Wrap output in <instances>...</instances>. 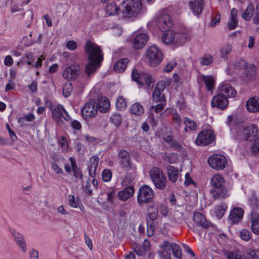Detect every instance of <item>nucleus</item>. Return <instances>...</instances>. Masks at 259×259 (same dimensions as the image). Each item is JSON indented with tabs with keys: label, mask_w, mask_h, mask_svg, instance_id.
<instances>
[{
	"label": "nucleus",
	"mask_w": 259,
	"mask_h": 259,
	"mask_svg": "<svg viewBox=\"0 0 259 259\" xmlns=\"http://www.w3.org/2000/svg\"><path fill=\"white\" fill-rule=\"evenodd\" d=\"M84 49L88 60L90 61L86 65L85 73L90 77L100 66V63L103 59V56L100 47L90 40L86 41Z\"/></svg>",
	"instance_id": "obj_1"
},
{
	"label": "nucleus",
	"mask_w": 259,
	"mask_h": 259,
	"mask_svg": "<svg viewBox=\"0 0 259 259\" xmlns=\"http://www.w3.org/2000/svg\"><path fill=\"white\" fill-rule=\"evenodd\" d=\"M146 57L148 59L149 65L155 67L161 63L163 59V54L160 49L154 45L146 49Z\"/></svg>",
	"instance_id": "obj_2"
},
{
	"label": "nucleus",
	"mask_w": 259,
	"mask_h": 259,
	"mask_svg": "<svg viewBox=\"0 0 259 259\" xmlns=\"http://www.w3.org/2000/svg\"><path fill=\"white\" fill-rule=\"evenodd\" d=\"M149 176L154 186L162 190L166 187L167 180L163 171L157 167H153L149 171Z\"/></svg>",
	"instance_id": "obj_3"
},
{
	"label": "nucleus",
	"mask_w": 259,
	"mask_h": 259,
	"mask_svg": "<svg viewBox=\"0 0 259 259\" xmlns=\"http://www.w3.org/2000/svg\"><path fill=\"white\" fill-rule=\"evenodd\" d=\"M156 24L162 31L169 30L172 26V22L170 16L165 13L160 12L156 17Z\"/></svg>",
	"instance_id": "obj_4"
},
{
	"label": "nucleus",
	"mask_w": 259,
	"mask_h": 259,
	"mask_svg": "<svg viewBox=\"0 0 259 259\" xmlns=\"http://www.w3.org/2000/svg\"><path fill=\"white\" fill-rule=\"evenodd\" d=\"M209 165L213 169L221 170L225 168L227 165L226 158L220 154H213L210 156L207 160Z\"/></svg>",
	"instance_id": "obj_5"
},
{
	"label": "nucleus",
	"mask_w": 259,
	"mask_h": 259,
	"mask_svg": "<svg viewBox=\"0 0 259 259\" xmlns=\"http://www.w3.org/2000/svg\"><path fill=\"white\" fill-rule=\"evenodd\" d=\"M80 66L78 63L74 62L70 65L66 67L62 73L63 77L70 81L75 79L79 74Z\"/></svg>",
	"instance_id": "obj_6"
},
{
	"label": "nucleus",
	"mask_w": 259,
	"mask_h": 259,
	"mask_svg": "<svg viewBox=\"0 0 259 259\" xmlns=\"http://www.w3.org/2000/svg\"><path fill=\"white\" fill-rule=\"evenodd\" d=\"M154 196L152 189L148 185H144L141 187L138 195V201L140 204L149 202Z\"/></svg>",
	"instance_id": "obj_7"
},
{
	"label": "nucleus",
	"mask_w": 259,
	"mask_h": 259,
	"mask_svg": "<svg viewBox=\"0 0 259 259\" xmlns=\"http://www.w3.org/2000/svg\"><path fill=\"white\" fill-rule=\"evenodd\" d=\"M214 140L213 133L211 130H204L200 132L195 140L196 144L205 146L210 144Z\"/></svg>",
	"instance_id": "obj_8"
},
{
	"label": "nucleus",
	"mask_w": 259,
	"mask_h": 259,
	"mask_svg": "<svg viewBox=\"0 0 259 259\" xmlns=\"http://www.w3.org/2000/svg\"><path fill=\"white\" fill-rule=\"evenodd\" d=\"M51 111L53 118L57 121L60 120L62 117L66 120L70 119L68 113L61 105L52 106Z\"/></svg>",
	"instance_id": "obj_9"
},
{
	"label": "nucleus",
	"mask_w": 259,
	"mask_h": 259,
	"mask_svg": "<svg viewBox=\"0 0 259 259\" xmlns=\"http://www.w3.org/2000/svg\"><path fill=\"white\" fill-rule=\"evenodd\" d=\"M82 116L85 118L94 116L97 113L95 102L91 100L87 102L81 110Z\"/></svg>",
	"instance_id": "obj_10"
},
{
	"label": "nucleus",
	"mask_w": 259,
	"mask_h": 259,
	"mask_svg": "<svg viewBox=\"0 0 259 259\" xmlns=\"http://www.w3.org/2000/svg\"><path fill=\"white\" fill-rule=\"evenodd\" d=\"M211 104L213 107L225 109L227 107L229 104V101L226 96L219 93L218 95L213 97L211 100Z\"/></svg>",
	"instance_id": "obj_11"
},
{
	"label": "nucleus",
	"mask_w": 259,
	"mask_h": 259,
	"mask_svg": "<svg viewBox=\"0 0 259 259\" xmlns=\"http://www.w3.org/2000/svg\"><path fill=\"white\" fill-rule=\"evenodd\" d=\"M149 37L146 33H140L137 35L132 41V46L135 50H140L146 45Z\"/></svg>",
	"instance_id": "obj_12"
},
{
	"label": "nucleus",
	"mask_w": 259,
	"mask_h": 259,
	"mask_svg": "<svg viewBox=\"0 0 259 259\" xmlns=\"http://www.w3.org/2000/svg\"><path fill=\"white\" fill-rule=\"evenodd\" d=\"M158 253L161 259H171L170 242L168 241H164L160 244Z\"/></svg>",
	"instance_id": "obj_13"
},
{
	"label": "nucleus",
	"mask_w": 259,
	"mask_h": 259,
	"mask_svg": "<svg viewBox=\"0 0 259 259\" xmlns=\"http://www.w3.org/2000/svg\"><path fill=\"white\" fill-rule=\"evenodd\" d=\"M210 193L215 199H223L228 196V190L225 186L211 188Z\"/></svg>",
	"instance_id": "obj_14"
},
{
	"label": "nucleus",
	"mask_w": 259,
	"mask_h": 259,
	"mask_svg": "<svg viewBox=\"0 0 259 259\" xmlns=\"http://www.w3.org/2000/svg\"><path fill=\"white\" fill-rule=\"evenodd\" d=\"M250 223L252 231L255 234H259V211L253 210L250 213Z\"/></svg>",
	"instance_id": "obj_15"
},
{
	"label": "nucleus",
	"mask_w": 259,
	"mask_h": 259,
	"mask_svg": "<svg viewBox=\"0 0 259 259\" xmlns=\"http://www.w3.org/2000/svg\"><path fill=\"white\" fill-rule=\"evenodd\" d=\"M246 108L251 113L259 111V97L257 96L250 98L246 102Z\"/></svg>",
	"instance_id": "obj_16"
},
{
	"label": "nucleus",
	"mask_w": 259,
	"mask_h": 259,
	"mask_svg": "<svg viewBox=\"0 0 259 259\" xmlns=\"http://www.w3.org/2000/svg\"><path fill=\"white\" fill-rule=\"evenodd\" d=\"M143 12L141 0H131V17H135Z\"/></svg>",
	"instance_id": "obj_17"
},
{
	"label": "nucleus",
	"mask_w": 259,
	"mask_h": 259,
	"mask_svg": "<svg viewBox=\"0 0 259 259\" xmlns=\"http://www.w3.org/2000/svg\"><path fill=\"white\" fill-rule=\"evenodd\" d=\"M190 9L194 15H199L201 14L205 6L204 0H194L190 2Z\"/></svg>",
	"instance_id": "obj_18"
},
{
	"label": "nucleus",
	"mask_w": 259,
	"mask_h": 259,
	"mask_svg": "<svg viewBox=\"0 0 259 259\" xmlns=\"http://www.w3.org/2000/svg\"><path fill=\"white\" fill-rule=\"evenodd\" d=\"M193 221L197 225L203 228H208L210 225V223L206 220L205 216L198 212L194 213Z\"/></svg>",
	"instance_id": "obj_19"
},
{
	"label": "nucleus",
	"mask_w": 259,
	"mask_h": 259,
	"mask_svg": "<svg viewBox=\"0 0 259 259\" xmlns=\"http://www.w3.org/2000/svg\"><path fill=\"white\" fill-rule=\"evenodd\" d=\"M110 107L109 100L105 97H102L98 99L96 105L97 111L102 113H105L108 111Z\"/></svg>",
	"instance_id": "obj_20"
},
{
	"label": "nucleus",
	"mask_w": 259,
	"mask_h": 259,
	"mask_svg": "<svg viewBox=\"0 0 259 259\" xmlns=\"http://www.w3.org/2000/svg\"><path fill=\"white\" fill-rule=\"evenodd\" d=\"M219 93L226 96L227 98L228 97H234L236 95V91L229 84L222 85L219 89Z\"/></svg>",
	"instance_id": "obj_21"
},
{
	"label": "nucleus",
	"mask_w": 259,
	"mask_h": 259,
	"mask_svg": "<svg viewBox=\"0 0 259 259\" xmlns=\"http://www.w3.org/2000/svg\"><path fill=\"white\" fill-rule=\"evenodd\" d=\"M99 161V157L95 155L93 156L90 159V165L89 166V172L90 176L93 178H95L96 176Z\"/></svg>",
	"instance_id": "obj_22"
},
{
	"label": "nucleus",
	"mask_w": 259,
	"mask_h": 259,
	"mask_svg": "<svg viewBox=\"0 0 259 259\" xmlns=\"http://www.w3.org/2000/svg\"><path fill=\"white\" fill-rule=\"evenodd\" d=\"M243 213V209L239 207L235 208L231 211L230 219L233 223H237L242 219Z\"/></svg>",
	"instance_id": "obj_23"
},
{
	"label": "nucleus",
	"mask_w": 259,
	"mask_h": 259,
	"mask_svg": "<svg viewBox=\"0 0 259 259\" xmlns=\"http://www.w3.org/2000/svg\"><path fill=\"white\" fill-rule=\"evenodd\" d=\"M119 163L123 167L127 168L130 165V153L125 150H121L119 153Z\"/></svg>",
	"instance_id": "obj_24"
},
{
	"label": "nucleus",
	"mask_w": 259,
	"mask_h": 259,
	"mask_svg": "<svg viewBox=\"0 0 259 259\" xmlns=\"http://www.w3.org/2000/svg\"><path fill=\"white\" fill-rule=\"evenodd\" d=\"M167 170L169 180L171 183H175L180 176L179 170L174 166L169 165L167 167Z\"/></svg>",
	"instance_id": "obj_25"
},
{
	"label": "nucleus",
	"mask_w": 259,
	"mask_h": 259,
	"mask_svg": "<svg viewBox=\"0 0 259 259\" xmlns=\"http://www.w3.org/2000/svg\"><path fill=\"white\" fill-rule=\"evenodd\" d=\"M69 161L70 164H71V167L73 175L76 179H79L82 181V174L81 173L80 168H79L75 161V159L74 157H71L69 158Z\"/></svg>",
	"instance_id": "obj_26"
},
{
	"label": "nucleus",
	"mask_w": 259,
	"mask_h": 259,
	"mask_svg": "<svg viewBox=\"0 0 259 259\" xmlns=\"http://www.w3.org/2000/svg\"><path fill=\"white\" fill-rule=\"evenodd\" d=\"M210 184L212 188L225 186L224 178L220 174L215 175L211 178Z\"/></svg>",
	"instance_id": "obj_27"
},
{
	"label": "nucleus",
	"mask_w": 259,
	"mask_h": 259,
	"mask_svg": "<svg viewBox=\"0 0 259 259\" xmlns=\"http://www.w3.org/2000/svg\"><path fill=\"white\" fill-rule=\"evenodd\" d=\"M120 9L116 4L111 3L107 4L105 7V11L109 16H114L118 14Z\"/></svg>",
	"instance_id": "obj_28"
},
{
	"label": "nucleus",
	"mask_w": 259,
	"mask_h": 259,
	"mask_svg": "<svg viewBox=\"0 0 259 259\" xmlns=\"http://www.w3.org/2000/svg\"><path fill=\"white\" fill-rule=\"evenodd\" d=\"M13 235L16 243L20 246L22 251L23 252H25L26 251V246L23 236L18 232H15Z\"/></svg>",
	"instance_id": "obj_29"
},
{
	"label": "nucleus",
	"mask_w": 259,
	"mask_h": 259,
	"mask_svg": "<svg viewBox=\"0 0 259 259\" xmlns=\"http://www.w3.org/2000/svg\"><path fill=\"white\" fill-rule=\"evenodd\" d=\"M164 141L169 145L171 148L177 151H181L182 149V146L175 140L172 136H167L164 138Z\"/></svg>",
	"instance_id": "obj_30"
},
{
	"label": "nucleus",
	"mask_w": 259,
	"mask_h": 259,
	"mask_svg": "<svg viewBox=\"0 0 259 259\" xmlns=\"http://www.w3.org/2000/svg\"><path fill=\"white\" fill-rule=\"evenodd\" d=\"M254 11V6L250 3L242 14V18L245 21H249L252 18Z\"/></svg>",
	"instance_id": "obj_31"
},
{
	"label": "nucleus",
	"mask_w": 259,
	"mask_h": 259,
	"mask_svg": "<svg viewBox=\"0 0 259 259\" xmlns=\"http://www.w3.org/2000/svg\"><path fill=\"white\" fill-rule=\"evenodd\" d=\"M127 62V59H119L114 65L115 71L118 72H123L126 67Z\"/></svg>",
	"instance_id": "obj_32"
},
{
	"label": "nucleus",
	"mask_w": 259,
	"mask_h": 259,
	"mask_svg": "<svg viewBox=\"0 0 259 259\" xmlns=\"http://www.w3.org/2000/svg\"><path fill=\"white\" fill-rule=\"evenodd\" d=\"M131 248L138 255H145V249L142 247V245L138 242H131Z\"/></svg>",
	"instance_id": "obj_33"
},
{
	"label": "nucleus",
	"mask_w": 259,
	"mask_h": 259,
	"mask_svg": "<svg viewBox=\"0 0 259 259\" xmlns=\"http://www.w3.org/2000/svg\"><path fill=\"white\" fill-rule=\"evenodd\" d=\"M162 36V40L165 44H170L175 40V34L170 31H166Z\"/></svg>",
	"instance_id": "obj_34"
},
{
	"label": "nucleus",
	"mask_w": 259,
	"mask_h": 259,
	"mask_svg": "<svg viewBox=\"0 0 259 259\" xmlns=\"http://www.w3.org/2000/svg\"><path fill=\"white\" fill-rule=\"evenodd\" d=\"M183 122L184 124L186 125L185 128L186 132H187L188 128L190 131H195L197 128V124L196 122L189 118H184L183 119Z\"/></svg>",
	"instance_id": "obj_35"
},
{
	"label": "nucleus",
	"mask_w": 259,
	"mask_h": 259,
	"mask_svg": "<svg viewBox=\"0 0 259 259\" xmlns=\"http://www.w3.org/2000/svg\"><path fill=\"white\" fill-rule=\"evenodd\" d=\"M153 100L156 103L166 102L164 95L162 92L154 90L152 94Z\"/></svg>",
	"instance_id": "obj_36"
},
{
	"label": "nucleus",
	"mask_w": 259,
	"mask_h": 259,
	"mask_svg": "<svg viewBox=\"0 0 259 259\" xmlns=\"http://www.w3.org/2000/svg\"><path fill=\"white\" fill-rule=\"evenodd\" d=\"M222 253L228 259H243V255L235 252H232L226 249L222 250Z\"/></svg>",
	"instance_id": "obj_37"
},
{
	"label": "nucleus",
	"mask_w": 259,
	"mask_h": 259,
	"mask_svg": "<svg viewBox=\"0 0 259 259\" xmlns=\"http://www.w3.org/2000/svg\"><path fill=\"white\" fill-rule=\"evenodd\" d=\"M170 249L173 253L174 256L178 259H181L182 256V252L180 247L175 243H170Z\"/></svg>",
	"instance_id": "obj_38"
},
{
	"label": "nucleus",
	"mask_w": 259,
	"mask_h": 259,
	"mask_svg": "<svg viewBox=\"0 0 259 259\" xmlns=\"http://www.w3.org/2000/svg\"><path fill=\"white\" fill-rule=\"evenodd\" d=\"M131 111L133 114L141 115L144 113V109L140 104L136 103L131 106Z\"/></svg>",
	"instance_id": "obj_39"
},
{
	"label": "nucleus",
	"mask_w": 259,
	"mask_h": 259,
	"mask_svg": "<svg viewBox=\"0 0 259 259\" xmlns=\"http://www.w3.org/2000/svg\"><path fill=\"white\" fill-rule=\"evenodd\" d=\"M202 80L205 82L207 90L211 91L214 87V80L211 76H203Z\"/></svg>",
	"instance_id": "obj_40"
},
{
	"label": "nucleus",
	"mask_w": 259,
	"mask_h": 259,
	"mask_svg": "<svg viewBox=\"0 0 259 259\" xmlns=\"http://www.w3.org/2000/svg\"><path fill=\"white\" fill-rule=\"evenodd\" d=\"M132 79L138 85H142L143 83V74H141L137 69L134 68L132 70Z\"/></svg>",
	"instance_id": "obj_41"
},
{
	"label": "nucleus",
	"mask_w": 259,
	"mask_h": 259,
	"mask_svg": "<svg viewBox=\"0 0 259 259\" xmlns=\"http://www.w3.org/2000/svg\"><path fill=\"white\" fill-rule=\"evenodd\" d=\"M232 46L229 44H225L221 49V56L225 60L227 59L228 55L232 51Z\"/></svg>",
	"instance_id": "obj_42"
},
{
	"label": "nucleus",
	"mask_w": 259,
	"mask_h": 259,
	"mask_svg": "<svg viewBox=\"0 0 259 259\" xmlns=\"http://www.w3.org/2000/svg\"><path fill=\"white\" fill-rule=\"evenodd\" d=\"M148 214L151 221L156 220L158 215L157 208L154 206H150L148 208Z\"/></svg>",
	"instance_id": "obj_43"
},
{
	"label": "nucleus",
	"mask_w": 259,
	"mask_h": 259,
	"mask_svg": "<svg viewBox=\"0 0 259 259\" xmlns=\"http://www.w3.org/2000/svg\"><path fill=\"white\" fill-rule=\"evenodd\" d=\"M227 208L226 204H220L217 206L216 210L215 211V215L218 218L221 219L225 214V212Z\"/></svg>",
	"instance_id": "obj_44"
},
{
	"label": "nucleus",
	"mask_w": 259,
	"mask_h": 259,
	"mask_svg": "<svg viewBox=\"0 0 259 259\" xmlns=\"http://www.w3.org/2000/svg\"><path fill=\"white\" fill-rule=\"evenodd\" d=\"M117 195L120 200L126 201L130 198V187L126 186L123 190L119 191Z\"/></svg>",
	"instance_id": "obj_45"
},
{
	"label": "nucleus",
	"mask_w": 259,
	"mask_h": 259,
	"mask_svg": "<svg viewBox=\"0 0 259 259\" xmlns=\"http://www.w3.org/2000/svg\"><path fill=\"white\" fill-rule=\"evenodd\" d=\"M121 12L124 17H128L130 14V2L125 0L121 4Z\"/></svg>",
	"instance_id": "obj_46"
},
{
	"label": "nucleus",
	"mask_w": 259,
	"mask_h": 259,
	"mask_svg": "<svg viewBox=\"0 0 259 259\" xmlns=\"http://www.w3.org/2000/svg\"><path fill=\"white\" fill-rule=\"evenodd\" d=\"M243 256V259H259V250H248Z\"/></svg>",
	"instance_id": "obj_47"
},
{
	"label": "nucleus",
	"mask_w": 259,
	"mask_h": 259,
	"mask_svg": "<svg viewBox=\"0 0 259 259\" xmlns=\"http://www.w3.org/2000/svg\"><path fill=\"white\" fill-rule=\"evenodd\" d=\"M112 173L109 169H105L102 172V178L104 182H108L112 178Z\"/></svg>",
	"instance_id": "obj_48"
},
{
	"label": "nucleus",
	"mask_w": 259,
	"mask_h": 259,
	"mask_svg": "<svg viewBox=\"0 0 259 259\" xmlns=\"http://www.w3.org/2000/svg\"><path fill=\"white\" fill-rule=\"evenodd\" d=\"M213 61V57L210 55H205L200 59V62L203 65H209Z\"/></svg>",
	"instance_id": "obj_49"
},
{
	"label": "nucleus",
	"mask_w": 259,
	"mask_h": 259,
	"mask_svg": "<svg viewBox=\"0 0 259 259\" xmlns=\"http://www.w3.org/2000/svg\"><path fill=\"white\" fill-rule=\"evenodd\" d=\"M73 90L72 84L71 82H68L66 83L63 87V96L67 98L69 97Z\"/></svg>",
	"instance_id": "obj_50"
},
{
	"label": "nucleus",
	"mask_w": 259,
	"mask_h": 259,
	"mask_svg": "<svg viewBox=\"0 0 259 259\" xmlns=\"http://www.w3.org/2000/svg\"><path fill=\"white\" fill-rule=\"evenodd\" d=\"M249 205L252 207L253 209H255L259 207L258 198L255 195L252 194L250 196L249 199Z\"/></svg>",
	"instance_id": "obj_51"
},
{
	"label": "nucleus",
	"mask_w": 259,
	"mask_h": 259,
	"mask_svg": "<svg viewBox=\"0 0 259 259\" xmlns=\"http://www.w3.org/2000/svg\"><path fill=\"white\" fill-rule=\"evenodd\" d=\"M126 103L124 98L121 97H118L116 100V108L119 110H123L126 107Z\"/></svg>",
	"instance_id": "obj_52"
},
{
	"label": "nucleus",
	"mask_w": 259,
	"mask_h": 259,
	"mask_svg": "<svg viewBox=\"0 0 259 259\" xmlns=\"http://www.w3.org/2000/svg\"><path fill=\"white\" fill-rule=\"evenodd\" d=\"M165 104L166 102H160L159 104L155 106H151L150 110L151 111L153 110L155 113H158L163 110Z\"/></svg>",
	"instance_id": "obj_53"
},
{
	"label": "nucleus",
	"mask_w": 259,
	"mask_h": 259,
	"mask_svg": "<svg viewBox=\"0 0 259 259\" xmlns=\"http://www.w3.org/2000/svg\"><path fill=\"white\" fill-rule=\"evenodd\" d=\"M111 121L116 126H119L121 123L122 118L119 114H114L110 118Z\"/></svg>",
	"instance_id": "obj_54"
},
{
	"label": "nucleus",
	"mask_w": 259,
	"mask_h": 259,
	"mask_svg": "<svg viewBox=\"0 0 259 259\" xmlns=\"http://www.w3.org/2000/svg\"><path fill=\"white\" fill-rule=\"evenodd\" d=\"M234 65L237 69H242L246 67L247 63L245 60L239 59L235 61Z\"/></svg>",
	"instance_id": "obj_55"
},
{
	"label": "nucleus",
	"mask_w": 259,
	"mask_h": 259,
	"mask_svg": "<svg viewBox=\"0 0 259 259\" xmlns=\"http://www.w3.org/2000/svg\"><path fill=\"white\" fill-rule=\"evenodd\" d=\"M240 237L244 241H248L251 238V235L248 230L242 229L240 232Z\"/></svg>",
	"instance_id": "obj_56"
},
{
	"label": "nucleus",
	"mask_w": 259,
	"mask_h": 259,
	"mask_svg": "<svg viewBox=\"0 0 259 259\" xmlns=\"http://www.w3.org/2000/svg\"><path fill=\"white\" fill-rule=\"evenodd\" d=\"M251 151L254 155L259 154V137L252 144Z\"/></svg>",
	"instance_id": "obj_57"
},
{
	"label": "nucleus",
	"mask_w": 259,
	"mask_h": 259,
	"mask_svg": "<svg viewBox=\"0 0 259 259\" xmlns=\"http://www.w3.org/2000/svg\"><path fill=\"white\" fill-rule=\"evenodd\" d=\"M147 234L149 236H151L153 235L154 232V226L153 225V221H147Z\"/></svg>",
	"instance_id": "obj_58"
},
{
	"label": "nucleus",
	"mask_w": 259,
	"mask_h": 259,
	"mask_svg": "<svg viewBox=\"0 0 259 259\" xmlns=\"http://www.w3.org/2000/svg\"><path fill=\"white\" fill-rule=\"evenodd\" d=\"M68 202L69 205L72 208H76L78 204V202L75 199V198L73 195H69L68 196Z\"/></svg>",
	"instance_id": "obj_59"
},
{
	"label": "nucleus",
	"mask_w": 259,
	"mask_h": 259,
	"mask_svg": "<svg viewBox=\"0 0 259 259\" xmlns=\"http://www.w3.org/2000/svg\"><path fill=\"white\" fill-rule=\"evenodd\" d=\"M175 34V40L174 44H182L184 39L185 36L182 33H174Z\"/></svg>",
	"instance_id": "obj_60"
},
{
	"label": "nucleus",
	"mask_w": 259,
	"mask_h": 259,
	"mask_svg": "<svg viewBox=\"0 0 259 259\" xmlns=\"http://www.w3.org/2000/svg\"><path fill=\"white\" fill-rule=\"evenodd\" d=\"M177 65L176 61H172L168 63L163 69L164 72H170Z\"/></svg>",
	"instance_id": "obj_61"
},
{
	"label": "nucleus",
	"mask_w": 259,
	"mask_h": 259,
	"mask_svg": "<svg viewBox=\"0 0 259 259\" xmlns=\"http://www.w3.org/2000/svg\"><path fill=\"white\" fill-rule=\"evenodd\" d=\"M51 168L56 174L62 175L63 174L62 169H61L55 162L51 163Z\"/></svg>",
	"instance_id": "obj_62"
},
{
	"label": "nucleus",
	"mask_w": 259,
	"mask_h": 259,
	"mask_svg": "<svg viewBox=\"0 0 259 259\" xmlns=\"http://www.w3.org/2000/svg\"><path fill=\"white\" fill-rule=\"evenodd\" d=\"M144 80L148 88L152 86V77L147 74H143V80Z\"/></svg>",
	"instance_id": "obj_63"
},
{
	"label": "nucleus",
	"mask_w": 259,
	"mask_h": 259,
	"mask_svg": "<svg viewBox=\"0 0 259 259\" xmlns=\"http://www.w3.org/2000/svg\"><path fill=\"white\" fill-rule=\"evenodd\" d=\"M254 23L259 25V3L256 5L255 16L253 18Z\"/></svg>",
	"instance_id": "obj_64"
}]
</instances>
